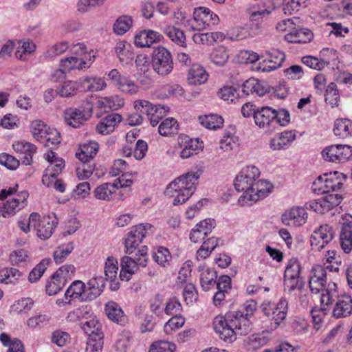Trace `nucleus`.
<instances>
[{
	"instance_id": "f03ea898",
	"label": "nucleus",
	"mask_w": 352,
	"mask_h": 352,
	"mask_svg": "<svg viewBox=\"0 0 352 352\" xmlns=\"http://www.w3.org/2000/svg\"><path fill=\"white\" fill-rule=\"evenodd\" d=\"M323 316L331 311L336 318H346L352 315V297L349 294L339 295L336 289L325 290L320 298Z\"/></svg>"
},
{
	"instance_id": "a211bd4d",
	"label": "nucleus",
	"mask_w": 352,
	"mask_h": 352,
	"mask_svg": "<svg viewBox=\"0 0 352 352\" xmlns=\"http://www.w3.org/2000/svg\"><path fill=\"white\" fill-rule=\"evenodd\" d=\"M45 160L48 163L47 168H45V177H48V179L50 178L55 179L64 168L65 161L63 158L57 156L52 151L46 155Z\"/></svg>"
},
{
	"instance_id": "ddd939ff",
	"label": "nucleus",
	"mask_w": 352,
	"mask_h": 352,
	"mask_svg": "<svg viewBox=\"0 0 352 352\" xmlns=\"http://www.w3.org/2000/svg\"><path fill=\"white\" fill-rule=\"evenodd\" d=\"M134 108L142 113L147 115L151 124L156 126L160 120L168 112L169 108L160 105H153L151 102L144 100H138L134 102Z\"/></svg>"
},
{
	"instance_id": "dca6fc26",
	"label": "nucleus",
	"mask_w": 352,
	"mask_h": 352,
	"mask_svg": "<svg viewBox=\"0 0 352 352\" xmlns=\"http://www.w3.org/2000/svg\"><path fill=\"white\" fill-rule=\"evenodd\" d=\"M261 32V29L258 23L250 21L242 26L232 29L230 32V38L232 41H241L253 38Z\"/></svg>"
},
{
	"instance_id": "ea45409f",
	"label": "nucleus",
	"mask_w": 352,
	"mask_h": 352,
	"mask_svg": "<svg viewBox=\"0 0 352 352\" xmlns=\"http://www.w3.org/2000/svg\"><path fill=\"white\" fill-rule=\"evenodd\" d=\"M333 133L340 138L352 136V121L346 118L337 119L334 123Z\"/></svg>"
},
{
	"instance_id": "4468645a",
	"label": "nucleus",
	"mask_w": 352,
	"mask_h": 352,
	"mask_svg": "<svg viewBox=\"0 0 352 352\" xmlns=\"http://www.w3.org/2000/svg\"><path fill=\"white\" fill-rule=\"evenodd\" d=\"M335 231L328 224L321 225L316 229L310 238L312 250L320 251L326 247L334 238Z\"/></svg>"
},
{
	"instance_id": "f704fd0d",
	"label": "nucleus",
	"mask_w": 352,
	"mask_h": 352,
	"mask_svg": "<svg viewBox=\"0 0 352 352\" xmlns=\"http://www.w3.org/2000/svg\"><path fill=\"white\" fill-rule=\"evenodd\" d=\"M84 58H78L71 56L65 59H62L60 62V67L65 70L71 71L73 69H83L89 67L91 64V58L87 61Z\"/></svg>"
},
{
	"instance_id": "473e14b6",
	"label": "nucleus",
	"mask_w": 352,
	"mask_h": 352,
	"mask_svg": "<svg viewBox=\"0 0 352 352\" xmlns=\"http://www.w3.org/2000/svg\"><path fill=\"white\" fill-rule=\"evenodd\" d=\"M85 284L81 280H74L67 289L64 298L69 300L78 299L81 302L86 301L85 297Z\"/></svg>"
},
{
	"instance_id": "a18cd8bd",
	"label": "nucleus",
	"mask_w": 352,
	"mask_h": 352,
	"mask_svg": "<svg viewBox=\"0 0 352 352\" xmlns=\"http://www.w3.org/2000/svg\"><path fill=\"white\" fill-rule=\"evenodd\" d=\"M289 37H290V42L305 43L312 39L313 33L308 29L300 28L288 34L287 38L289 39Z\"/></svg>"
},
{
	"instance_id": "f3484780",
	"label": "nucleus",
	"mask_w": 352,
	"mask_h": 352,
	"mask_svg": "<svg viewBox=\"0 0 352 352\" xmlns=\"http://www.w3.org/2000/svg\"><path fill=\"white\" fill-rule=\"evenodd\" d=\"M268 58L259 63L258 69L264 72H270L281 67L285 60V54L279 50H272L267 54Z\"/></svg>"
},
{
	"instance_id": "f8f14e48",
	"label": "nucleus",
	"mask_w": 352,
	"mask_h": 352,
	"mask_svg": "<svg viewBox=\"0 0 352 352\" xmlns=\"http://www.w3.org/2000/svg\"><path fill=\"white\" fill-rule=\"evenodd\" d=\"M342 200V197L338 193H327L320 198L308 201L305 207L317 213L324 214L338 206Z\"/></svg>"
},
{
	"instance_id": "79ce46f5",
	"label": "nucleus",
	"mask_w": 352,
	"mask_h": 352,
	"mask_svg": "<svg viewBox=\"0 0 352 352\" xmlns=\"http://www.w3.org/2000/svg\"><path fill=\"white\" fill-rule=\"evenodd\" d=\"M153 258L158 265L166 267L170 264L172 255L168 249L160 246L153 251Z\"/></svg>"
},
{
	"instance_id": "338daca9",
	"label": "nucleus",
	"mask_w": 352,
	"mask_h": 352,
	"mask_svg": "<svg viewBox=\"0 0 352 352\" xmlns=\"http://www.w3.org/2000/svg\"><path fill=\"white\" fill-rule=\"evenodd\" d=\"M304 285L300 276L284 277V289L292 292L295 289H301Z\"/></svg>"
},
{
	"instance_id": "f257e3e1",
	"label": "nucleus",
	"mask_w": 352,
	"mask_h": 352,
	"mask_svg": "<svg viewBox=\"0 0 352 352\" xmlns=\"http://www.w3.org/2000/svg\"><path fill=\"white\" fill-rule=\"evenodd\" d=\"M213 326L220 338L228 342L235 341L237 335L245 336L252 330L251 322L242 313L217 316L214 318Z\"/></svg>"
},
{
	"instance_id": "412c9836",
	"label": "nucleus",
	"mask_w": 352,
	"mask_h": 352,
	"mask_svg": "<svg viewBox=\"0 0 352 352\" xmlns=\"http://www.w3.org/2000/svg\"><path fill=\"white\" fill-rule=\"evenodd\" d=\"M179 144L182 148L180 157L182 159H187L197 154L202 147L201 143L197 139H190L188 136L179 137Z\"/></svg>"
},
{
	"instance_id": "49530a36",
	"label": "nucleus",
	"mask_w": 352,
	"mask_h": 352,
	"mask_svg": "<svg viewBox=\"0 0 352 352\" xmlns=\"http://www.w3.org/2000/svg\"><path fill=\"white\" fill-rule=\"evenodd\" d=\"M178 127L177 120L173 118H168L160 123L158 131L163 136L171 135L177 133Z\"/></svg>"
},
{
	"instance_id": "6ab92c4d",
	"label": "nucleus",
	"mask_w": 352,
	"mask_h": 352,
	"mask_svg": "<svg viewBox=\"0 0 352 352\" xmlns=\"http://www.w3.org/2000/svg\"><path fill=\"white\" fill-rule=\"evenodd\" d=\"M121 115L112 113L102 118L96 126L97 133L108 135L113 132L118 124L122 121Z\"/></svg>"
},
{
	"instance_id": "cd10ccee",
	"label": "nucleus",
	"mask_w": 352,
	"mask_h": 352,
	"mask_svg": "<svg viewBox=\"0 0 352 352\" xmlns=\"http://www.w3.org/2000/svg\"><path fill=\"white\" fill-rule=\"evenodd\" d=\"M12 148L16 153L22 155V157H20V159L23 164L25 165L30 164L32 161V155L35 151V147L33 144L25 141H21L14 143Z\"/></svg>"
},
{
	"instance_id": "774afa93",
	"label": "nucleus",
	"mask_w": 352,
	"mask_h": 352,
	"mask_svg": "<svg viewBox=\"0 0 352 352\" xmlns=\"http://www.w3.org/2000/svg\"><path fill=\"white\" fill-rule=\"evenodd\" d=\"M185 322L184 318L181 316H173L164 325V330L166 334H170L173 331L181 328Z\"/></svg>"
},
{
	"instance_id": "2eb2a0df",
	"label": "nucleus",
	"mask_w": 352,
	"mask_h": 352,
	"mask_svg": "<svg viewBox=\"0 0 352 352\" xmlns=\"http://www.w3.org/2000/svg\"><path fill=\"white\" fill-rule=\"evenodd\" d=\"M108 76L111 83L120 91L129 95L136 94L139 90V86L129 76L122 75L118 70L111 69Z\"/></svg>"
},
{
	"instance_id": "052dcab7",
	"label": "nucleus",
	"mask_w": 352,
	"mask_h": 352,
	"mask_svg": "<svg viewBox=\"0 0 352 352\" xmlns=\"http://www.w3.org/2000/svg\"><path fill=\"white\" fill-rule=\"evenodd\" d=\"M107 0H78L76 8L78 12L84 14L91 9L102 6Z\"/></svg>"
},
{
	"instance_id": "4be33fe9",
	"label": "nucleus",
	"mask_w": 352,
	"mask_h": 352,
	"mask_svg": "<svg viewBox=\"0 0 352 352\" xmlns=\"http://www.w3.org/2000/svg\"><path fill=\"white\" fill-rule=\"evenodd\" d=\"M242 91L246 95L256 94L258 96H263L270 91V87L265 82L250 78L243 82Z\"/></svg>"
},
{
	"instance_id": "13d9d810",
	"label": "nucleus",
	"mask_w": 352,
	"mask_h": 352,
	"mask_svg": "<svg viewBox=\"0 0 352 352\" xmlns=\"http://www.w3.org/2000/svg\"><path fill=\"white\" fill-rule=\"evenodd\" d=\"M118 271V261L113 257H108L104 264V274L107 280L116 279Z\"/></svg>"
},
{
	"instance_id": "a19ab883",
	"label": "nucleus",
	"mask_w": 352,
	"mask_h": 352,
	"mask_svg": "<svg viewBox=\"0 0 352 352\" xmlns=\"http://www.w3.org/2000/svg\"><path fill=\"white\" fill-rule=\"evenodd\" d=\"M80 81L85 90L91 92L100 91L107 86L104 79L100 77H85Z\"/></svg>"
},
{
	"instance_id": "5fc2aeb1",
	"label": "nucleus",
	"mask_w": 352,
	"mask_h": 352,
	"mask_svg": "<svg viewBox=\"0 0 352 352\" xmlns=\"http://www.w3.org/2000/svg\"><path fill=\"white\" fill-rule=\"evenodd\" d=\"M73 250V243H68L58 247L53 254L56 263L60 264L64 262L66 258L72 253Z\"/></svg>"
},
{
	"instance_id": "b1692460",
	"label": "nucleus",
	"mask_w": 352,
	"mask_h": 352,
	"mask_svg": "<svg viewBox=\"0 0 352 352\" xmlns=\"http://www.w3.org/2000/svg\"><path fill=\"white\" fill-rule=\"evenodd\" d=\"M296 139L294 131H285L277 134L271 139L270 146L272 150H282L287 148Z\"/></svg>"
},
{
	"instance_id": "423d86ee",
	"label": "nucleus",
	"mask_w": 352,
	"mask_h": 352,
	"mask_svg": "<svg viewBox=\"0 0 352 352\" xmlns=\"http://www.w3.org/2000/svg\"><path fill=\"white\" fill-rule=\"evenodd\" d=\"M261 308L265 316L272 318V325L276 329L286 318L288 302L285 298L282 297L276 304L270 301L263 302Z\"/></svg>"
},
{
	"instance_id": "58836bf2",
	"label": "nucleus",
	"mask_w": 352,
	"mask_h": 352,
	"mask_svg": "<svg viewBox=\"0 0 352 352\" xmlns=\"http://www.w3.org/2000/svg\"><path fill=\"white\" fill-rule=\"evenodd\" d=\"M81 328L89 336V338L104 337L102 324L95 317L82 323Z\"/></svg>"
},
{
	"instance_id": "603ef678",
	"label": "nucleus",
	"mask_w": 352,
	"mask_h": 352,
	"mask_svg": "<svg viewBox=\"0 0 352 352\" xmlns=\"http://www.w3.org/2000/svg\"><path fill=\"white\" fill-rule=\"evenodd\" d=\"M210 57L211 61L214 64L222 66L227 63L229 56L226 47L223 46H219L212 50Z\"/></svg>"
},
{
	"instance_id": "0eeeda50",
	"label": "nucleus",
	"mask_w": 352,
	"mask_h": 352,
	"mask_svg": "<svg viewBox=\"0 0 352 352\" xmlns=\"http://www.w3.org/2000/svg\"><path fill=\"white\" fill-rule=\"evenodd\" d=\"M260 171L254 166L243 168L237 175L234 180V187L237 191H243L242 195L251 192L255 182L259 178Z\"/></svg>"
},
{
	"instance_id": "c03bdc74",
	"label": "nucleus",
	"mask_w": 352,
	"mask_h": 352,
	"mask_svg": "<svg viewBox=\"0 0 352 352\" xmlns=\"http://www.w3.org/2000/svg\"><path fill=\"white\" fill-rule=\"evenodd\" d=\"M199 120L202 126L208 129H219L223 123L222 117L214 114L200 116Z\"/></svg>"
},
{
	"instance_id": "3c124183",
	"label": "nucleus",
	"mask_w": 352,
	"mask_h": 352,
	"mask_svg": "<svg viewBox=\"0 0 352 352\" xmlns=\"http://www.w3.org/2000/svg\"><path fill=\"white\" fill-rule=\"evenodd\" d=\"M0 341L4 346H9L8 352H25L21 340L18 339L11 340L10 336L5 333L0 335Z\"/></svg>"
},
{
	"instance_id": "4c0bfd02",
	"label": "nucleus",
	"mask_w": 352,
	"mask_h": 352,
	"mask_svg": "<svg viewBox=\"0 0 352 352\" xmlns=\"http://www.w3.org/2000/svg\"><path fill=\"white\" fill-rule=\"evenodd\" d=\"M124 104V99L120 96L115 95L109 97L101 98L96 100V104L100 108L109 109L116 111L123 107Z\"/></svg>"
},
{
	"instance_id": "20e7f679",
	"label": "nucleus",
	"mask_w": 352,
	"mask_h": 352,
	"mask_svg": "<svg viewBox=\"0 0 352 352\" xmlns=\"http://www.w3.org/2000/svg\"><path fill=\"white\" fill-rule=\"evenodd\" d=\"M18 187L19 185L16 184L14 187H10L8 189H3L0 192V199H4L8 195H14V198L8 200L2 206H0V216L8 217L27 206L29 193L26 190L16 193Z\"/></svg>"
},
{
	"instance_id": "0e129e2a",
	"label": "nucleus",
	"mask_w": 352,
	"mask_h": 352,
	"mask_svg": "<svg viewBox=\"0 0 352 352\" xmlns=\"http://www.w3.org/2000/svg\"><path fill=\"white\" fill-rule=\"evenodd\" d=\"M340 100V94L335 83L331 82L327 89L325 94V101L332 107L337 106Z\"/></svg>"
},
{
	"instance_id": "69168bd1",
	"label": "nucleus",
	"mask_w": 352,
	"mask_h": 352,
	"mask_svg": "<svg viewBox=\"0 0 352 352\" xmlns=\"http://www.w3.org/2000/svg\"><path fill=\"white\" fill-rule=\"evenodd\" d=\"M176 345L168 341H158L153 342L149 349L148 352H175Z\"/></svg>"
},
{
	"instance_id": "7ed1b4c3",
	"label": "nucleus",
	"mask_w": 352,
	"mask_h": 352,
	"mask_svg": "<svg viewBox=\"0 0 352 352\" xmlns=\"http://www.w3.org/2000/svg\"><path fill=\"white\" fill-rule=\"evenodd\" d=\"M199 179L197 173H188L170 182L166 188L165 193L174 197L173 204L185 203L194 193L195 185Z\"/></svg>"
},
{
	"instance_id": "6e6552de",
	"label": "nucleus",
	"mask_w": 352,
	"mask_h": 352,
	"mask_svg": "<svg viewBox=\"0 0 352 352\" xmlns=\"http://www.w3.org/2000/svg\"><path fill=\"white\" fill-rule=\"evenodd\" d=\"M272 188L273 186L270 182L258 178L255 182L251 192H247L239 198V204L241 206L251 205L266 197L271 192Z\"/></svg>"
},
{
	"instance_id": "2f4dec72",
	"label": "nucleus",
	"mask_w": 352,
	"mask_h": 352,
	"mask_svg": "<svg viewBox=\"0 0 352 352\" xmlns=\"http://www.w3.org/2000/svg\"><path fill=\"white\" fill-rule=\"evenodd\" d=\"M162 35L153 30H144L135 36L134 43L137 47H150L154 43L160 41Z\"/></svg>"
},
{
	"instance_id": "39448f33",
	"label": "nucleus",
	"mask_w": 352,
	"mask_h": 352,
	"mask_svg": "<svg viewBox=\"0 0 352 352\" xmlns=\"http://www.w3.org/2000/svg\"><path fill=\"white\" fill-rule=\"evenodd\" d=\"M151 64L154 71L160 76L168 75L173 69V60L170 52L162 46L153 50Z\"/></svg>"
},
{
	"instance_id": "c9c22d12",
	"label": "nucleus",
	"mask_w": 352,
	"mask_h": 352,
	"mask_svg": "<svg viewBox=\"0 0 352 352\" xmlns=\"http://www.w3.org/2000/svg\"><path fill=\"white\" fill-rule=\"evenodd\" d=\"M164 34L169 38V39L181 47H186V36L183 30L175 27V25H168L164 29Z\"/></svg>"
},
{
	"instance_id": "c85d7f7f",
	"label": "nucleus",
	"mask_w": 352,
	"mask_h": 352,
	"mask_svg": "<svg viewBox=\"0 0 352 352\" xmlns=\"http://www.w3.org/2000/svg\"><path fill=\"white\" fill-rule=\"evenodd\" d=\"M209 8L199 7L195 9L193 13V23H190L192 30H201L208 26Z\"/></svg>"
},
{
	"instance_id": "e2e57ef3",
	"label": "nucleus",
	"mask_w": 352,
	"mask_h": 352,
	"mask_svg": "<svg viewBox=\"0 0 352 352\" xmlns=\"http://www.w3.org/2000/svg\"><path fill=\"white\" fill-rule=\"evenodd\" d=\"M57 89L58 96L60 97H72L76 94L78 85L75 81L67 80L59 86Z\"/></svg>"
},
{
	"instance_id": "8fccbe9b",
	"label": "nucleus",
	"mask_w": 352,
	"mask_h": 352,
	"mask_svg": "<svg viewBox=\"0 0 352 352\" xmlns=\"http://www.w3.org/2000/svg\"><path fill=\"white\" fill-rule=\"evenodd\" d=\"M22 273L15 268H5L0 270V283L15 284Z\"/></svg>"
},
{
	"instance_id": "9d476101",
	"label": "nucleus",
	"mask_w": 352,
	"mask_h": 352,
	"mask_svg": "<svg viewBox=\"0 0 352 352\" xmlns=\"http://www.w3.org/2000/svg\"><path fill=\"white\" fill-rule=\"evenodd\" d=\"M153 231V226L149 223H141L133 226L125 239V252L131 254L136 248L142 242L150 232Z\"/></svg>"
},
{
	"instance_id": "5701e85b",
	"label": "nucleus",
	"mask_w": 352,
	"mask_h": 352,
	"mask_svg": "<svg viewBox=\"0 0 352 352\" xmlns=\"http://www.w3.org/2000/svg\"><path fill=\"white\" fill-rule=\"evenodd\" d=\"M214 226L215 221L212 219H207L201 221L191 230L190 239L194 243L200 241L211 232Z\"/></svg>"
},
{
	"instance_id": "a878e982",
	"label": "nucleus",
	"mask_w": 352,
	"mask_h": 352,
	"mask_svg": "<svg viewBox=\"0 0 352 352\" xmlns=\"http://www.w3.org/2000/svg\"><path fill=\"white\" fill-rule=\"evenodd\" d=\"M276 115L275 109L269 107H263L257 109L255 114L254 122L260 128H265L270 126L274 122Z\"/></svg>"
},
{
	"instance_id": "7c9ffc66",
	"label": "nucleus",
	"mask_w": 352,
	"mask_h": 352,
	"mask_svg": "<svg viewBox=\"0 0 352 352\" xmlns=\"http://www.w3.org/2000/svg\"><path fill=\"white\" fill-rule=\"evenodd\" d=\"M115 52L122 65H127L133 59L134 54L133 52V47L129 43L125 41H122L116 43Z\"/></svg>"
},
{
	"instance_id": "72a5a7b5",
	"label": "nucleus",
	"mask_w": 352,
	"mask_h": 352,
	"mask_svg": "<svg viewBox=\"0 0 352 352\" xmlns=\"http://www.w3.org/2000/svg\"><path fill=\"white\" fill-rule=\"evenodd\" d=\"M208 78V74L203 67L198 64L191 66L188 74V82L190 85H201L205 83Z\"/></svg>"
},
{
	"instance_id": "37998d69",
	"label": "nucleus",
	"mask_w": 352,
	"mask_h": 352,
	"mask_svg": "<svg viewBox=\"0 0 352 352\" xmlns=\"http://www.w3.org/2000/svg\"><path fill=\"white\" fill-rule=\"evenodd\" d=\"M115 188L113 183H104L95 188L94 195L97 199L109 201L115 192Z\"/></svg>"
},
{
	"instance_id": "bf43d9fd",
	"label": "nucleus",
	"mask_w": 352,
	"mask_h": 352,
	"mask_svg": "<svg viewBox=\"0 0 352 352\" xmlns=\"http://www.w3.org/2000/svg\"><path fill=\"white\" fill-rule=\"evenodd\" d=\"M132 25V19L129 16L119 17L113 25V31L116 34H125Z\"/></svg>"
},
{
	"instance_id": "c756f323",
	"label": "nucleus",
	"mask_w": 352,
	"mask_h": 352,
	"mask_svg": "<svg viewBox=\"0 0 352 352\" xmlns=\"http://www.w3.org/2000/svg\"><path fill=\"white\" fill-rule=\"evenodd\" d=\"M105 313L109 319L120 324H124L127 318L121 307L114 301H109L105 305Z\"/></svg>"
},
{
	"instance_id": "6e6d98bb",
	"label": "nucleus",
	"mask_w": 352,
	"mask_h": 352,
	"mask_svg": "<svg viewBox=\"0 0 352 352\" xmlns=\"http://www.w3.org/2000/svg\"><path fill=\"white\" fill-rule=\"evenodd\" d=\"M75 272L76 267L74 265L67 264L59 267L54 274L66 285L67 281L74 276Z\"/></svg>"
},
{
	"instance_id": "864d4df0",
	"label": "nucleus",
	"mask_w": 352,
	"mask_h": 352,
	"mask_svg": "<svg viewBox=\"0 0 352 352\" xmlns=\"http://www.w3.org/2000/svg\"><path fill=\"white\" fill-rule=\"evenodd\" d=\"M35 45L30 41L20 42L17 47L15 56L16 57L21 60H25L28 59V56L34 51Z\"/></svg>"
},
{
	"instance_id": "1a4fd4ad",
	"label": "nucleus",
	"mask_w": 352,
	"mask_h": 352,
	"mask_svg": "<svg viewBox=\"0 0 352 352\" xmlns=\"http://www.w3.org/2000/svg\"><path fill=\"white\" fill-rule=\"evenodd\" d=\"M322 157L325 161L340 164L352 160V146L346 144H333L323 149Z\"/></svg>"
},
{
	"instance_id": "de8ad7c7",
	"label": "nucleus",
	"mask_w": 352,
	"mask_h": 352,
	"mask_svg": "<svg viewBox=\"0 0 352 352\" xmlns=\"http://www.w3.org/2000/svg\"><path fill=\"white\" fill-rule=\"evenodd\" d=\"M217 273L214 270L207 268L201 274L200 282L204 290L208 291L216 284Z\"/></svg>"
},
{
	"instance_id": "09e8293b",
	"label": "nucleus",
	"mask_w": 352,
	"mask_h": 352,
	"mask_svg": "<svg viewBox=\"0 0 352 352\" xmlns=\"http://www.w3.org/2000/svg\"><path fill=\"white\" fill-rule=\"evenodd\" d=\"M60 143V135L56 129H45V148L49 152L56 149Z\"/></svg>"
},
{
	"instance_id": "393cba45",
	"label": "nucleus",
	"mask_w": 352,
	"mask_h": 352,
	"mask_svg": "<svg viewBox=\"0 0 352 352\" xmlns=\"http://www.w3.org/2000/svg\"><path fill=\"white\" fill-rule=\"evenodd\" d=\"M104 287V279L102 276L91 278L85 285V297L84 300L90 301L99 296Z\"/></svg>"
},
{
	"instance_id": "9b49d317",
	"label": "nucleus",
	"mask_w": 352,
	"mask_h": 352,
	"mask_svg": "<svg viewBox=\"0 0 352 352\" xmlns=\"http://www.w3.org/2000/svg\"><path fill=\"white\" fill-rule=\"evenodd\" d=\"M93 113V104L87 101L78 109L69 108L65 111V120L67 124L78 128L87 121Z\"/></svg>"
},
{
	"instance_id": "bb28decb",
	"label": "nucleus",
	"mask_w": 352,
	"mask_h": 352,
	"mask_svg": "<svg viewBox=\"0 0 352 352\" xmlns=\"http://www.w3.org/2000/svg\"><path fill=\"white\" fill-rule=\"evenodd\" d=\"M80 151L76 153V157L81 162H94V157L96 155L99 144L95 141H90L80 147Z\"/></svg>"
},
{
	"instance_id": "680f3d73",
	"label": "nucleus",
	"mask_w": 352,
	"mask_h": 352,
	"mask_svg": "<svg viewBox=\"0 0 352 352\" xmlns=\"http://www.w3.org/2000/svg\"><path fill=\"white\" fill-rule=\"evenodd\" d=\"M327 280L324 279H316L315 278H309V286L312 293L318 294L322 292V294L328 289H335L336 284H329L327 288H325Z\"/></svg>"
},
{
	"instance_id": "aec40b11",
	"label": "nucleus",
	"mask_w": 352,
	"mask_h": 352,
	"mask_svg": "<svg viewBox=\"0 0 352 352\" xmlns=\"http://www.w3.org/2000/svg\"><path fill=\"white\" fill-rule=\"evenodd\" d=\"M307 214L301 207L292 208L286 211L283 216L285 224L292 226H301L306 223Z\"/></svg>"
},
{
	"instance_id": "e433bc0d",
	"label": "nucleus",
	"mask_w": 352,
	"mask_h": 352,
	"mask_svg": "<svg viewBox=\"0 0 352 352\" xmlns=\"http://www.w3.org/2000/svg\"><path fill=\"white\" fill-rule=\"evenodd\" d=\"M324 182L327 186L328 193L330 191H336L340 189L343 185L346 176L341 173L334 171L333 173H325Z\"/></svg>"
},
{
	"instance_id": "4d7b16f0",
	"label": "nucleus",
	"mask_w": 352,
	"mask_h": 352,
	"mask_svg": "<svg viewBox=\"0 0 352 352\" xmlns=\"http://www.w3.org/2000/svg\"><path fill=\"white\" fill-rule=\"evenodd\" d=\"M65 286L63 281L60 280L54 274L45 285V293L49 296L56 295Z\"/></svg>"
}]
</instances>
